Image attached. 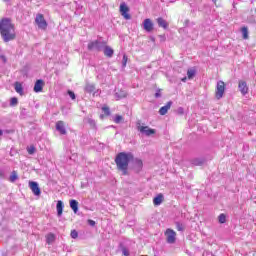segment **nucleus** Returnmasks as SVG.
Returning a JSON list of instances; mask_svg holds the SVG:
<instances>
[{"label": "nucleus", "mask_w": 256, "mask_h": 256, "mask_svg": "<svg viewBox=\"0 0 256 256\" xmlns=\"http://www.w3.org/2000/svg\"><path fill=\"white\" fill-rule=\"evenodd\" d=\"M68 95H69V97H70L73 101H75V99H76L75 92L69 90V91H68Z\"/></svg>", "instance_id": "nucleus-36"}, {"label": "nucleus", "mask_w": 256, "mask_h": 256, "mask_svg": "<svg viewBox=\"0 0 256 256\" xmlns=\"http://www.w3.org/2000/svg\"><path fill=\"white\" fill-rule=\"evenodd\" d=\"M128 57L124 54L122 59V67H127Z\"/></svg>", "instance_id": "nucleus-34"}, {"label": "nucleus", "mask_w": 256, "mask_h": 256, "mask_svg": "<svg viewBox=\"0 0 256 256\" xmlns=\"http://www.w3.org/2000/svg\"><path fill=\"white\" fill-rule=\"evenodd\" d=\"M70 235L72 239H77V237H79V233L76 230H72Z\"/></svg>", "instance_id": "nucleus-35"}, {"label": "nucleus", "mask_w": 256, "mask_h": 256, "mask_svg": "<svg viewBox=\"0 0 256 256\" xmlns=\"http://www.w3.org/2000/svg\"><path fill=\"white\" fill-rule=\"evenodd\" d=\"M16 93H19V95H23V85L19 82H15L14 84Z\"/></svg>", "instance_id": "nucleus-24"}, {"label": "nucleus", "mask_w": 256, "mask_h": 256, "mask_svg": "<svg viewBox=\"0 0 256 256\" xmlns=\"http://www.w3.org/2000/svg\"><path fill=\"white\" fill-rule=\"evenodd\" d=\"M1 37L4 43L15 41L17 33L15 32V25L11 23L10 18H3L1 20Z\"/></svg>", "instance_id": "nucleus-1"}, {"label": "nucleus", "mask_w": 256, "mask_h": 256, "mask_svg": "<svg viewBox=\"0 0 256 256\" xmlns=\"http://www.w3.org/2000/svg\"><path fill=\"white\" fill-rule=\"evenodd\" d=\"M133 160V153L120 152L115 158V163L118 171L122 172V175H129V162Z\"/></svg>", "instance_id": "nucleus-2"}, {"label": "nucleus", "mask_w": 256, "mask_h": 256, "mask_svg": "<svg viewBox=\"0 0 256 256\" xmlns=\"http://www.w3.org/2000/svg\"><path fill=\"white\" fill-rule=\"evenodd\" d=\"M155 97L156 99H159V97H161V90H157V92L155 93Z\"/></svg>", "instance_id": "nucleus-42"}, {"label": "nucleus", "mask_w": 256, "mask_h": 256, "mask_svg": "<svg viewBox=\"0 0 256 256\" xmlns=\"http://www.w3.org/2000/svg\"><path fill=\"white\" fill-rule=\"evenodd\" d=\"M55 242V234L53 233H49L48 235H46V243H48V245H51V243Z\"/></svg>", "instance_id": "nucleus-26"}, {"label": "nucleus", "mask_w": 256, "mask_h": 256, "mask_svg": "<svg viewBox=\"0 0 256 256\" xmlns=\"http://www.w3.org/2000/svg\"><path fill=\"white\" fill-rule=\"evenodd\" d=\"M19 180V175L17 174V171H12L8 181H10V183H15V181Z\"/></svg>", "instance_id": "nucleus-20"}, {"label": "nucleus", "mask_w": 256, "mask_h": 256, "mask_svg": "<svg viewBox=\"0 0 256 256\" xmlns=\"http://www.w3.org/2000/svg\"><path fill=\"white\" fill-rule=\"evenodd\" d=\"M105 47V42H101L99 40H95L88 43L89 51H103Z\"/></svg>", "instance_id": "nucleus-4"}, {"label": "nucleus", "mask_w": 256, "mask_h": 256, "mask_svg": "<svg viewBox=\"0 0 256 256\" xmlns=\"http://www.w3.org/2000/svg\"><path fill=\"white\" fill-rule=\"evenodd\" d=\"M154 205H161L163 203V194H158L154 199H153Z\"/></svg>", "instance_id": "nucleus-22"}, {"label": "nucleus", "mask_w": 256, "mask_h": 256, "mask_svg": "<svg viewBox=\"0 0 256 256\" xmlns=\"http://www.w3.org/2000/svg\"><path fill=\"white\" fill-rule=\"evenodd\" d=\"M35 23L38 25L39 29H47V21L45 20V17L43 14H37L35 18Z\"/></svg>", "instance_id": "nucleus-7"}, {"label": "nucleus", "mask_w": 256, "mask_h": 256, "mask_svg": "<svg viewBox=\"0 0 256 256\" xmlns=\"http://www.w3.org/2000/svg\"><path fill=\"white\" fill-rule=\"evenodd\" d=\"M70 207L74 213H77V211H79V202H77V200H70Z\"/></svg>", "instance_id": "nucleus-21"}, {"label": "nucleus", "mask_w": 256, "mask_h": 256, "mask_svg": "<svg viewBox=\"0 0 256 256\" xmlns=\"http://www.w3.org/2000/svg\"><path fill=\"white\" fill-rule=\"evenodd\" d=\"M205 163V158H193L191 160V165H194L195 167H201Z\"/></svg>", "instance_id": "nucleus-17"}, {"label": "nucleus", "mask_w": 256, "mask_h": 256, "mask_svg": "<svg viewBox=\"0 0 256 256\" xmlns=\"http://www.w3.org/2000/svg\"><path fill=\"white\" fill-rule=\"evenodd\" d=\"M121 121H123V116L121 115H116L115 118H114V123H121Z\"/></svg>", "instance_id": "nucleus-32"}, {"label": "nucleus", "mask_w": 256, "mask_h": 256, "mask_svg": "<svg viewBox=\"0 0 256 256\" xmlns=\"http://www.w3.org/2000/svg\"><path fill=\"white\" fill-rule=\"evenodd\" d=\"M238 89L242 95H247V93H249V86H247V82L244 80H239Z\"/></svg>", "instance_id": "nucleus-9"}, {"label": "nucleus", "mask_w": 256, "mask_h": 256, "mask_svg": "<svg viewBox=\"0 0 256 256\" xmlns=\"http://www.w3.org/2000/svg\"><path fill=\"white\" fill-rule=\"evenodd\" d=\"M3 133H15V130H2L1 135H3Z\"/></svg>", "instance_id": "nucleus-41"}, {"label": "nucleus", "mask_w": 256, "mask_h": 256, "mask_svg": "<svg viewBox=\"0 0 256 256\" xmlns=\"http://www.w3.org/2000/svg\"><path fill=\"white\" fill-rule=\"evenodd\" d=\"M29 188L36 197H39L41 195V188H39V183L35 181H30Z\"/></svg>", "instance_id": "nucleus-8"}, {"label": "nucleus", "mask_w": 256, "mask_h": 256, "mask_svg": "<svg viewBox=\"0 0 256 256\" xmlns=\"http://www.w3.org/2000/svg\"><path fill=\"white\" fill-rule=\"evenodd\" d=\"M88 225H90V227H95V221L89 219V220H88Z\"/></svg>", "instance_id": "nucleus-39"}, {"label": "nucleus", "mask_w": 256, "mask_h": 256, "mask_svg": "<svg viewBox=\"0 0 256 256\" xmlns=\"http://www.w3.org/2000/svg\"><path fill=\"white\" fill-rule=\"evenodd\" d=\"M176 229L177 231H185V226L180 222H176Z\"/></svg>", "instance_id": "nucleus-31"}, {"label": "nucleus", "mask_w": 256, "mask_h": 256, "mask_svg": "<svg viewBox=\"0 0 256 256\" xmlns=\"http://www.w3.org/2000/svg\"><path fill=\"white\" fill-rule=\"evenodd\" d=\"M157 24L159 27H162V29H168L169 28V23L167 22V20L159 17L156 19Z\"/></svg>", "instance_id": "nucleus-15"}, {"label": "nucleus", "mask_w": 256, "mask_h": 256, "mask_svg": "<svg viewBox=\"0 0 256 256\" xmlns=\"http://www.w3.org/2000/svg\"><path fill=\"white\" fill-rule=\"evenodd\" d=\"M1 60L3 61V63H7V58L5 56H1Z\"/></svg>", "instance_id": "nucleus-43"}, {"label": "nucleus", "mask_w": 256, "mask_h": 256, "mask_svg": "<svg viewBox=\"0 0 256 256\" xmlns=\"http://www.w3.org/2000/svg\"><path fill=\"white\" fill-rule=\"evenodd\" d=\"M187 75L188 79H193L195 77V69H188Z\"/></svg>", "instance_id": "nucleus-30"}, {"label": "nucleus", "mask_w": 256, "mask_h": 256, "mask_svg": "<svg viewBox=\"0 0 256 256\" xmlns=\"http://www.w3.org/2000/svg\"><path fill=\"white\" fill-rule=\"evenodd\" d=\"M4 3H7V5H11V0H3Z\"/></svg>", "instance_id": "nucleus-44"}, {"label": "nucleus", "mask_w": 256, "mask_h": 256, "mask_svg": "<svg viewBox=\"0 0 256 256\" xmlns=\"http://www.w3.org/2000/svg\"><path fill=\"white\" fill-rule=\"evenodd\" d=\"M171 105H173L172 101L167 102V104L165 106L160 108L159 113L161 115H167V111H169V109H171Z\"/></svg>", "instance_id": "nucleus-16"}, {"label": "nucleus", "mask_w": 256, "mask_h": 256, "mask_svg": "<svg viewBox=\"0 0 256 256\" xmlns=\"http://www.w3.org/2000/svg\"><path fill=\"white\" fill-rule=\"evenodd\" d=\"M120 13L126 19H131V15L128 14L129 13V7L127 6V4L125 2H122L120 4Z\"/></svg>", "instance_id": "nucleus-10"}, {"label": "nucleus", "mask_w": 256, "mask_h": 256, "mask_svg": "<svg viewBox=\"0 0 256 256\" xmlns=\"http://www.w3.org/2000/svg\"><path fill=\"white\" fill-rule=\"evenodd\" d=\"M136 127L140 131V133L146 135V137H151V135H155V129H151L149 128V126H141L140 120L136 122Z\"/></svg>", "instance_id": "nucleus-3"}, {"label": "nucleus", "mask_w": 256, "mask_h": 256, "mask_svg": "<svg viewBox=\"0 0 256 256\" xmlns=\"http://www.w3.org/2000/svg\"><path fill=\"white\" fill-rule=\"evenodd\" d=\"M102 111L105 113V115H111V111L109 110V107H103Z\"/></svg>", "instance_id": "nucleus-37"}, {"label": "nucleus", "mask_w": 256, "mask_h": 256, "mask_svg": "<svg viewBox=\"0 0 256 256\" xmlns=\"http://www.w3.org/2000/svg\"><path fill=\"white\" fill-rule=\"evenodd\" d=\"M43 85H45L43 80H37L35 85H34V92L35 93H41V91H43Z\"/></svg>", "instance_id": "nucleus-14"}, {"label": "nucleus", "mask_w": 256, "mask_h": 256, "mask_svg": "<svg viewBox=\"0 0 256 256\" xmlns=\"http://www.w3.org/2000/svg\"><path fill=\"white\" fill-rule=\"evenodd\" d=\"M0 31H1V22H0Z\"/></svg>", "instance_id": "nucleus-47"}, {"label": "nucleus", "mask_w": 256, "mask_h": 256, "mask_svg": "<svg viewBox=\"0 0 256 256\" xmlns=\"http://www.w3.org/2000/svg\"><path fill=\"white\" fill-rule=\"evenodd\" d=\"M56 131H59L60 135H67V129L65 128V122H56Z\"/></svg>", "instance_id": "nucleus-13"}, {"label": "nucleus", "mask_w": 256, "mask_h": 256, "mask_svg": "<svg viewBox=\"0 0 256 256\" xmlns=\"http://www.w3.org/2000/svg\"><path fill=\"white\" fill-rule=\"evenodd\" d=\"M84 91H86V93H93V91H95V84L87 83Z\"/></svg>", "instance_id": "nucleus-23"}, {"label": "nucleus", "mask_w": 256, "mask_h": 256, "mask_svg": "<svg viewBox=\"0 0 256 256\" xmlns=\"http://www.w3.org/2000/svg\"><path fill=\"white\" fill-rule=\"evenodd\" d=\"M84 121L90 125L91 129H96L97 123L92 118H85Z\"/></svg>", "instance_id": "nucleus-25"}, {"label": "nucleus", "mask_w": 256, "mask_h": 256, "mask_svg": "<svg viewBox=\"0 0 256 256\" xmlns=\"http://www.w3.org/2000/svg\"><path fill=\"white\" fill-rule=\"evenodd\" d=\"M18 104L19 100L17 99V97H13L10 99V107H17Z\"/></svg>", "instance_id": "nucleus-28"}, {"label": "nucleus", "mask_w": 256, "mask_h": 256, "mask_svg": "<svg viewBox=\"0 0 256 256\" xmlns=\"http://www.w3.org/2000/svg\"><path fill=\"white\" fill-rule=\"evenodd\" d=\"M186 80H187V78L182 79V81H186Z\"/></svg>", "instance_id": "nucleus-46"}, {"label": "nucleus", "mask_w": 256, "mask_h": 256, "mask_svg": "<svg viewBox=\"0 0 256 256\" xmlns=\"http://www.w3.org/2000/svg\"><path fill=\"white\" fill-rule=\"evenodd\" d=\"M225 93V82L223 81H218L217 86H216V99H222L223 95Z\"/></svg>", "instance_id": "nucleus-6"}, {"label": "nucleus", "mask_w": 256, "mask_h": 256, "mask_svg": "<svg viewBox=\"0 0 256 256\" xmlns=\"http://www.w3.org/2000/svg\"><path fill=\"white\" fill-rule=\"evenodd\" d=\"M178 113L179 115H183L185 113V110L183 109V107L178 108Z\"/></svg>", "instance_id": "nucleus-40"}, {"label": "nucleus", "mask_w": 256, "mask_h": 256, "mask_svg": "<svg viewBox=\"0 0 256 256\" xmlns=\"http://www.w3.org/2000/svg\"><path fill=\"white\" fill-rule=\"evenodd\" d=\"M104 55L106 57H113V54L115 53V51L113 50V48H111L110 46H105L104 44Z\"/></svg>", "instance_id": "nucleus-18"}, {"label": "nucleus", "mask_w": 256, "mask_h": 256, "mask_svg": "<svg viewBox=\"0 0 256 256\" xmlns=\"http://www.w3.org/2000/svg\"><path fill=\"white\" fill-rule=\"evenodd\" d=\"M63 207H64L63 201L59 200L56 205L58 217H61V215H63Z\"/></svg>", "instance_id": "nucleus-19"}, {"label": "nucleus", "mask_w": 256, "mask_h": 256, "mask_svg": "<svg viewBox=\"0 0 256 256\" xmlns=\"http://www.w3.org/2000/svg\"><path fill=\"white\" fill-rule=\"evenodd\" d=\"M115 95H116V97H117L118 99H121V97H125V95L119 96V93H116Z\"/></svg>", "instance_id": "nucleus-45"}, {"label": "nucleus", "mask_w": 256, "mask_h": 256, "mask_svg": "<svg viewBox=\"0 0 256 256\" xmlns=\"http://www.w3.org/2000/svg\"><path fill=\"white\" fill-rule=\"evenodd\" d=\"M28 153L29 155H33V153H35V147L28 148Z\"/></svg>", "instance_id": "nucleus-38"}, {"label": "nucleus", "mask_w": 256, "mask_h": 256, "mask_svg": "<svg viewBox=\"0 0 256 256\" xmlns=\"http://www.w3.org/2000/svg\"><path fill=\"white\" fill-rule=\"evenodd\" d=\"M241 33L243 35V39H249V30L247 29V27H243L241 29Z\"/></svg>", "instance_id": "nucleus-27"}, {"label": "nucleus", "mask_w": 256, "mask_h": 256, "mask_svg": "<svg viewBox=\"0 0 256 256\" xmlns=\"http://www.w3.org/2000/svg\"><path fill=\"white\" fill-rule=\"evenodd\" d=\"M153 21H151V19L149 18H146L144 21H143V29L144 31H147V33H151V31H153Z\"/></svg>", "instance_id": "nucleus-12"}, {"label": "nucleus", "mask_w": 256, "mask_h": 256, "mask_svg": "<svg viewBox=\"0 0 256 256\" xmlns=\"http://www.w3.org/2000/svg\"><path fill=\"white\" fill-rule=\"evenodd\" d=\"M218 221H219V223H221V224L225 223V222L227 221V216H226L225 214H220V215L218 216Z\"/></svg>", "instance_id": "nucleus-29"}, {"label": "nucleus", "mask_w": 256, "mask_h": 256, "mask_svg": "<svg viewBox=\"0 0 256 256\" xmlns=\"http://www.w3.org/2000/svg\"><path fill=\"white\" fill-rule=\"evenodd\" d=\"M121 250H122V255L129 256V249H127V247L122 246Z\"/></svg>", "instance_id": "nucleus-33"}, {"label": "nucleus", "mask_w": 256, "mask_h": 256, "mask_svg": "<svg viewBox=\"0 0 256 256\" xmlns=\"http://www.w3.org/2000/svg\"><path fill=\"white\" fill-rule=\"evenodd\" d=\"M133 169L136 173H139L143 169V160L139 158H133Z\"/></svg>", "instance_id": "nucleus-11"}, {"label": "nucleus", "mask_w": 256, "mask_h": 256, "mask_svg": "<svg viewBox=\"0 0 256 256\" xmlns=\"http://www.w3.org/2000/svg\"><path fill=\"white\" fill-rule=\"evenodd\" d=\"M165 236H166L167 243H169L170 245H173V243L177 241V233L171 228H168L166 230Z\"/></svg>", "instance_id": "nucleus-5"}]
</instances>
